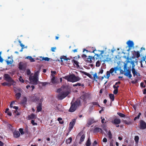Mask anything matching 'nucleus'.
I'll list each match as a JSON object with an SVG mask.
<instances>
[{
    "label": "nucleus",
    "mask_w": 146,
    "mask_h": 146,
    "mask_svg": "<svg viewBox=\"0 0 146 146\" xmlns=\"http://www.w3.org/2000/svg\"><path fill=\"white\" fill-rule=\"evenodd\" d=\"M82 57L85 62L90 63H91L92 62V60L95 59L94 56H89L88 57L86 55L84 54L82 55Z\"/></svg>",
    "instance_id": "5"
},
{
    "label": "nucleus",
    "mask_w": 146,
    "mask_h": 146,
    "mask_svg": "<svg viewBox=\"0 0 146 146\" xmlns=\"http://www.w3.org/2000/svg\"><path fill=\"white\" fill-rule=\"evenodd\" d=\"M94 122V119H89L87 122L86 126L87 127H89Z\"/></svg>",
    "instance_id": "15"
},
{
    "label": "nucleus",
    "mask_w": 146,
    "mask_h": 146,
    "mask_svg": "<svg viewBox=\"0 0 146 146\" xmlns=\"http://www.w3.org/2000/svg\"><path fill=\"white\" fill-rule=\"evenodd\" d=\"M26 58L29 60L30 61L32 62H34L35 61L34 59L31 56H27Z\"/></svg>",
    "instance_id": "28"
},
{
    "label": "nucleus",
    "mask_w": 146,
    "mask_h": 146,
    "mask_svg": "<svg viewBox=\"0 0 146 146\" xmlns=\"http://www.w3.org/2000/svg\"><path fill=\"white\" fill-rule=\"evenodd\" d=\"M93 132L94 133L100 132L101 133H103V131L102 129L99 127H96L93 130Z\"/></svg>",
    "instance_id": "14"
},
{
    "label": "nucleus",
    "mask_w": 146,
    "mask_h": 146,
    "mask_svg": "<svg viewBox=\"0 0 146 146\" xmlns=\"http://www.w3.org/2000/svg\"><path fill=\"white\" fill-rule=\"evenodd\" d=\"M117 114L120 117H125V115L123 113H121L118 112L117 113Z\"/></svg>",
    "instance_id": "37"
},
{
    "label": "nucleus",
    "mask_w": 146,
    "mask_h": 146,
    "mask_svg": "<svg viewBox=\"0 0 146 146\" xmlns=\"http://www.w3.org/2000/svg\"><path fill=\"white\" fill-rule=\"evenodd\" d=\"M83 131H82L80 132L77 135V136H80L81 135H83Z\"/></svg>",
    "instance_id": "50"
},
{
    "label": "nucleus",
    "mask_w": 146,
    "mask_h": 146,
    "mask_svg": "<svg viewBox=\"0 0 146 146\" xmlns=\"http://www.w3.org/2000/svg\"><path fill=\"white\" fill-rule=\"evenodd\" d=\"M80 104L81 101L79 99H77L73 103L72 102L71 103V105L69 110V111L71 112L74 111L77 107Z\"/></svg>",
    "instance_id": "3"
},
{
    "label": "nucleus",
    "mask_w": 146,
    "mask_h": 146,
    "mask_svg": "<svg viewBox=\"0 0 146 146\" xmlns=\"http://www.w3.org/2000/svg\"><path fill=\"white\" fill-rule=\"evenodd\" d=\"M91 144L90 140V138H89L87 140L86 143V146H90Z\"/></svg>",
    "instance_id": "30"
},
{
    "label": "nucleus",
    "mask_w": 146,
    "mask_h": 146,
    "mask_svg": "<svg viewBox=\"0 0 146 146\" xmlns=\"http://www.w3.org/2000/svg\"><path fill=\"white\" fill-rule=\"evenodd\" d=\"M19 130L21 134L23 135L24 134V132L23 131V129L20 128Z\"/></svg>",
    "instance_id": "46"
},
{
    "label": "nucleus",
    "mask_w": 146,
    "mask_h": 146,
    "mask_svg": "<svg viewBox=\"0 0 146 146\" xmlns=\"http://www.w3.org/2000/svg\"><path fill=\"white\" fill-rule=\"evenodd\" d=\"M82 73L85 75L87 76L90 78H91V75L89 73H87L85 72H83Z\"/></svg>",
    "instance_id": "40"
},
{
    "label": "nucleus",
    "mask_w": 146,
    "mask_h": 146,
    "mask_svg": "<svg viewBox=\"0 0 146 146\" xmlns=\"http://www.w3.org/2000/svg\"><path fill=\"white\" fill-rule=\"evenodd\" d=\"M37 111L38 112H40L42 111V104L41 103H39L38 105L36 107Z\"/></svg>",
    "instance_id": "19"
},
{
    "label": "nucleus",
    "mask_w": 146,
    "mask_h": 146,
    "mask_svg": "<svg viewBox=\"0 0 146 146\" xmlns=\"http://www.w3.org/2000/svg\"><path fill=\"white\" fill-rule=\"evenodd\" d=\"M4 77L5 80L9 82H14V80L12 79L10 75L7 74H5L4 75Z\"/></svg>",
    "instance_id": "8"
},
{
    "label": "nucleus",
    "mask_w": 146,
    "mask_h": 146,
    "mask_svg": "<svg viewBox=\"0 0 146 146\" xmlns=\"http://www.w3.org/2000/svg\"><path fill=\"white\" fill-rule=\"evenodd\" d=\"M51 75H50L51 77H52V75H53V76H55L54 75H55L56 74V72L55 71H51Z\"/></svg>",
    "instance_id": "43"
},
{
    "label": "nucleus",
    "mask_w": 146,
    "mask_h": 146,
    "mask_svg": "<svg viewBox=\"0 0 146 146\" xmlns=\"http://www.w3.org/2000/svg\"><path fill=\"white\" fill-rule=\"evenodd\" d=\"M133 54L137 58L139 57L140 56V54L139 51H134Z\"/></svg>",
    "instance_id": "22"
},
{
    "label": "nucleus",
    "mask_w": 146,
    "mask_h": 146,
    "mask_svg": "<svg viewBox=\"0 0 146 146\" xmlns=\"http://www.w3.org/2000/svg\"><path fill=\"white\" fill-rule=\"evenodd\" d=\"M60 58L61 59V61L62 62L63 60L62 59H63L64 60L66 61V63L68 64H70V59L69 58H67L66 56H62L60 57Z\"/></svg>",
    "instance_id": "9"
},
{
    "label": "nucleus",
    "mask_w": 146,
    "mask_h": 146,
    "mask_svg": "<svg viewBox=\"0 0 146 146\" xmlns=\"http://www.w3.org/2000/svg\"><path fill=\"white\" fill-rule=\"evenodd\" d=\"M144 85V83L143 82H141L140 84V86L141 87L143 88H145V85Z\"/></svg>",
    "instance_id": "64"
},
{
    "label": "nucleus",
    "mask_w": 146,
    "mask_h": 146,
    "mask_svg": "<svg viewBox=\"0 0 146 146\" xmlns=\"http://www.w3.org/2000/svg\"><path fill=\"white\" fill-rule=\"evenodd\" d=\"M31 123L33 125H37V123H35L34 121L33 120L31 121Z\"/></svg>",
    "instance_id": "54"
},
{
    "label": "nucleus",
    "mask_w": 146,
    "mask_h": 146,
    "mask_svg": "<svg viewBox=\"0 0 146 146\" xmlns=\"http://www.w3.org/2000/svg\"><path fill=\"white\" fill-rule=\"evenodd\" d=\"M121 82L120 81H118L115 83V85L113 86V88L115 89H118V88L119 87V86L118 85V84H120Z\"/></svg>",
    "instance_id": "20"
},
{
    "label": "nucleus",
    "mask_w": 146,
    "mask_h": 146,
    "mask_svg": "<svg viewBox=\"0 0 146 146\" xmlns=\"http://www.w3.org/2000/svg\"><path fill=\"white\" fill-rule=\"evenodd\" d=\"M94 79L96 80V79H98L99 78V77L98 76H97V73H95L94 75Z\"/></svg>",
    "instance_id": "44"
},
{
    "label": "nucleus",
    "mask_w": 146,
    "mask_h": 146,
    "mask_svg": "<svg viewBox=\"0 0 146 146\" xmlns=\"http://www.w3.org/2000/svg\"><path fill=\"white\" fill-rule=\"evenodd\" d=\"M17 91H18V92H20L21 93L22 92V89L20 88H17Z\"/></svg>",
    "instance_id": "56"
},
{
    "label": "nucleus",
    "mask_w": 146,
    "mask_h": 146,
    "mask_svg": "<svg viewBox=\"0 0 146 146\" xmlns=\"http://www.w3.org/2000/svg\"><path fill=\"white\" fill-rule=\"evenodd\" d=\"M29 80L31 82H32L35 85H36L37 84L38 81V77L30 75L29 77Z\"/></svg>",
    "instance_id": "6"
},
{
    "label": "nucleus",
    "mask_w": 146,
    "mask_h": 146,
    "mask_svg": "<svg viewBox=\"0 0 146 146\" xmlns=\"http://www.w3.org/2000/svg\"><path fill=\"white\" fill-rule=\"evenodd\" d=\"M40 58H41V59H40V60H45L46 61H49L50 59L49 58L47 57H40Z\"/></svg>",
    "instance_id": "27"
},
{
    "label": "nucleus",
    "mask_w": 146,
    "mask_h": 146,
    "mask_svg": "<svg viewBox=\"0 0 146 146\" xmlns=\"http://www.w3.org/2000/svg\"><path fill=\"white\" fill-rule=\"evenodd\" d=\"M52 77H51V82L53 84H58L59 83V79L52 74Z\"/></svg>",
    "instance_id": "7"
},
{
    "label": "nucleus",
    "mask_w": 146,
    "mask_h": 146,
    "mask_svg": "<svg viewBox=\"0 0 146 146\" xmlns=\"http://www.w3.org/2000/svg\"><path fill=\"white\" fill-rule=\"evenodd\" d=\"M13 61V60L11 59V60H6V62L7 65H9L10 64H11Z\"/></svg>",
    "instance_id": "38"
},
{
    "label": "nucleus",
    "mask_w": 146,
    "mask_h": 146,
    "mask_svg": "<svg viewBox=\"0 0 146 146\" xmlns=\"http://www.w3.org/2000/svg\"><path fill=\"white\" fill-rule=\"evenodd\" d=\"M127 43L129 47H131L134 46L133 42L132 41L129 40Z\"/></svg>",
    "instance_id": "21"
},
{
    "label": "nucleus",
    "mask_w": 146,
    "mask_h": 146,
    "mask_svg": "<svg viewBox=\"0 0 146 146\" xmlns=\"http://www.w3.org/2000/svg\"><path fill=\"white\" fill-rule=\"evenodd\" d=\"M35 115L34 114H32L28 116V118L29 119H33L35 118Z\"/></svg>",
    "instance_id": "26"
},
{
    "label": "nucleus",
    "mask_w": 146,
    "mask_h": 146,
    "mask_svg": "<svg viewBox=\"0 0 146 146\" xmlns=\"http://www.w3.org/2000/svg\"><path fill=\"white\" fill-rule=\"evenodd\" d=\"M9 84L6 82H4L1 83V85L3 86H8Z\"/></svg>",
    "instance_id": "49"
},
{
    "label": "nucleus",
    "mask_w": 146,
    "mask_h": 146,
    "mask_svg": "<svg viewBox=\"0 0 146 146\" xmlns=\"http://www.w3.org/2000/svg\"><path fill=\"white\" fill-rule=\"evenodd\" d=\"M141 115V113H139L138 114V115H137V116H136V117H135L134 119V121H135L137 119H138L139 117H140V116Z\"/></svg>",
    "instance_id": "39"
},
{
    "label": "nucleus",
    "mask_w": 146,
    "mask_h": 146,
    "mask_svg": "<svg viewBox=\"0 0 146 146\" xmlns=\"http://www.w3.org/2000/svg\"><path fill=\"white\" fill-rule=\"evenodd\" d=\"M62 118L60 117H58L57 119L58 121H59V123L60 124H63L64 123V121H62Z\"/></svg>",
    "instance_id": "35"
},
{
    "label": "nucleus",
    "mask_w": 146,
    "mask_h": 146,
    "mask_svg": "<svg viewBox=\"0 0 146 146\" xmlns=\"http://www.w3.org/2000/svg\"><path fill=\"white\" fill-rule=\"evenodd\" d=\"M118 89H115L113 91V93L115 94H116L118 92Z\"/></svg>",
    "instance_id": "52"
},
{
    "label": "nucleus",
    "mask_w": 146,
    "mask_h": 146,
    "mask_svg": "<svg viewBox=\"0 0 146 146\" xmlns=\"http://www.w3.org/2000/svg\"><path fill=\"white\" fill-rule=\"evenodd\" d=\"M72 138L71 137H69L68 139H66V143L67 144H70L72 141Z\"/></svg>",
    "instance_id": "25"
},
{
    "label": "nucleus",
    "mask_w": 146,
    "mask_h": 146,
    "mask_svg": "<svg viewBox=\"0 0 146 146\" xmlns=\"http://www.w3.org/2000/svg\"><path fill=\"white\" fill-rule=\"evenodd\" d=\"M19 42L20 43V45L22 47V48H24V45L23 44L21 43V42L20 40H19Z\"/></svg>",
    "instance_id": "60"
},
{
    "label": "nucleus",
    "mask_w": 146,
    "mask_h": 146,
    "mask_svg": "<svg viewBox=\"0 0 146 146\" xmlns=\"http://www.w3.org/2000/svg\"><path fill=\"white\" fill-rule=\"evenodd\" d=\"M123 122L127 125H130L131 123L130 121H129L128 122L126 120H123Z\"/></svg>",
    "instance_id": "41"
},
{
    "label": "nucleus",
    "mask_w": 146,
    "mask_h": 146,
    "mask_svg": "<svg viewBox=\"0 0 146 146\" xmlns=\"http://www.w3.org/2000/svg\"><path fill=\"white\" fill-rule=\"evenodd\" d=\"M13 135L14 137L18 138L20 136V133L18 131H15L13 133Z\"/></svg>",
    "instance_id": "16"
},
{
    "label": "nucleus",
    "mask_w": 146,
    "mask_h": 146,
    "mask_svg": "<svg viewBox=\"0 0 146 146\" xmlns=\"http://www.w3.org/2000/svg\"><path fill=\"white\" fill-rule=\"evenodd\" d=\"M132 72L133 74V76L135 77L140 76L139 74L137 72L136 70L135 69L133 68H132Z\"/></svg>",
    "instance_id": "13"
},
{
    "label": "nucleus",
    "mask_w": 146,
    "mask_h": 146,
    "mask_svg": "<svg viewBox=\"0 0 146 146\" xmlns=\"http://www.w3.org/2000/svg\"><path fill=\"white\" fill-rule=\"evenodd\" d=\"M102 127L103 129L106 132L107 130L106 126L105 125L103 124L102 126Z\"/></svg>",
    "instance_id": "42"
},
{
    "label": "nucleus",
    "mask_w": 146,
    "mask_h": 146,
    "mask_svg": "<svg viewBox=\"0 0 146 146\" xmlns=\"http://www.w3.org/2000/svg\"><path fill=\"white\" fill-rule=\"evenodd\" d=\"M85 135L84 134H83V135H82L81 138H80V142H82L84 140V139H85Z\"/></svg>",
    "instance_id": "36"
},
{
    "label": "nucleus",
    "mask_w": 146,
    "mask_h": 146,
    "mask_svg": "<svg viewBox=\"0 0 146 146\" xmlns=\"http://www.w3.org/2000/svg\"><path fill=\"white\" fill-rule=\"evenodd\" d=\"M109 96L110 98L113 101L114 100V96L113 94H109Z\"/></svg>",
    "instance_id": "33"
},
{
    "label": "nucleus",
    "mask_w": 146,
    "mask_h": 146,
    "mask_svg": "<svg viewBox=\"0 0 146 146\" xmlns=\"http://www.w3.org/2000/svg\"><path fill=\"white\" fill-rule=\"evenodd\" d=\"M124 74L125 76L128 77L129 78H130L132 77V75L131 74V72L129 70H127Z\"/></svg>",
    "instance_id": "18"
},
{
    "label": "nucleus",
    "mask_w": 146,
    "mask_h": 146,
    "mask_svg": "<svg viewBox=\"0 0 146 146\" xmlns=\"http://www.w3.org/2000/svg\"><path fill=\"white\" fill-rule=\"evenodd\" d=\"M139 139V137L138 136H135L134 140L136 143H137L138 142Z\"/></svg>",
    "instance_id": "31"
},
{
    "label": "nucleus",
    "mask_w": 146,
    "mask_h": 146,
    "mask_svg": "<svg viewBox=\"0 0 146 146\" xmlns=\"http://www.w3.org/2000/svg\"><path fill=\"white\" fill-rule=\"evenodd\" d=\"M62 89L64 91V89L63 88V87H62L61 88H59L58 89L57 92H60L62 91Z\"/></svg>",
    "instance_id": "61"
},
{
    "label": "nucleus",
    "mask_w": 146,
    "mask_h": 146,
    "mask_svg": "<svg viewBox=\"0 0 146 146\" xmlns=\"http://www.w3.org/2000/svg\"><path fill=\"white\" fill-rule=\"evenodd\" d=\"M1 52H0V62H2L3 61V60L1 56Z\"/></svg>",
    "instance_id": "55"
},
{
    "label": "nucleus",
    "mask_w": 146,
    "mask_h": 146,
    "mask_svg": "<svg viewBox=\"0 0 146 146\" xmlns=\"http://www.w3.org/2000/svg\"><path fill=\"white\" fill-rule=\"evenodd\" d=\"M100 65V62L99 61H98L96 63V67H99Z\"/></svg>",
    "instance_id": "48"
},
{
    "label": "nucleus",
    "mask_w": 146,
    "mask_h": 146,
    "mask_svg": "<svg viewBox=\"0 0 146 146\" xmlns=\"http://www.w3.org/2000/svg\"><path fill=\"white\" fill-rule=\"evenodd\" d=\"M64 91L61 92L60 94L58 96V98L59 100H62L66 97L69 94V92L68 87L67 86H63Z\"/></svg>",
    "instance_id": "2"
},
{
    "label": "nucleus",
    "mask_w": 146,
    "mask_h": 146,
    "mask_svg": "<svg viewBox=\"0 0 146 146\" xmlns=\"http://www.w3.org/2000/svg\"><path fill=\"white\" fill-rule=\"evenodd\" d=\"M121 123V120L119 118H116L113 120V123L115 125H118Z\"/></svg>",
    "instance_id": "17"
},
{
    "label": "nucleus",
    "mask_w": 146,
    "mask_h": 146,
    "mask_svg": "<svg viewBox=\"0 0 146 146\" xmlns=\"http://www.w3.org/2000/svg\"><path fill=\"white\" fill-rule=\"evenodd\" d=\"M63 78L67 80L68 82H74L79 81L81 78L78 76H76L74 74H70L63 77Z\"/></svg>",
    "instance_id": "1"
},
{
    "label": "nucleus",
    "mask_w": 146,
    "mask_h": 146,
    "mask_svg": "<svg viewBox=\"0 0 146 146\" xmlns=\"http://www.w3.org/2000/svg\"><path fill=\"white\" fill-rule=\"evenodd\" d=\"M39 73V71H37L35 73L34 76L38 77Z\"/></svg>",
    "instance_id": "45"
},
{
    "label": "nucleus",
    "mask_w": 146,
    "mask_h": 146,
    "mask_svg": "<svg viewBox=\"0 0 146 146\" xmlns=\"http://www.w3.org/2000/svg\"><path fill=\"white\" fill-rule=\"evenodd\" d=\"M19 80L20 82H21L23 83L24 82V80L22 79V77L21 76H20Z\"/></svg>",
    "instance_id": "47"
},
{
    "label": "nucleus",
    "mask_w": 146,
    "mask_h": 146,
    "mask_svg": "<svg viewBox=\"0 0 146 146\" xmlns=\"http://www.w3.org/2000/svg\"><path fill=\"white\" fill-rule=\"evenodd\" d=\"M39 99V98H37L36 96H34L33 97V100L34 102H36L38 101Z\"/></svg>",
    "instance_id": "34"
},
{
    "label": "nucleus",
    "mask_w": 146,
    "mask_h": 146,
    "mask_svg": "<svg viewBox=\"0 0 146 146\" xmlns=\"http://www.w3.org/2000/svg\"><path fill=\"white\" fill-rule=\"evenodd\" d=\"M140 128L144 129L146 128V123L143 120H141L140 121Z\"/></svg>",
    "instance_id": "10"
},
{
    "label": "nucleus",
    "mask_w": 146,
    "mask_h": 146,
    "mask_svg": "<svg viewBox=\"0 0 146 146\" xmlns=\"http://www.w3.org/2000/svg\"><path fill=\"white\" fill-rule=\"evenodd\" d=\"M56 49V47H52L51 48V50L52 51V52H55V50Z\"/></svg>",
    "instance_id": "62"
},
{
    "label": "nucleus",
    "mask_w": 146,
    "mask_h": 146,
    "mask_svg": "<svg viewBox=\"0 0 146 146\" xmlns=\"http://www.w3.org/2000/svg\"><path fill=\"white\" fill-rule=\"evenodd\" d=\"M86 98V96L84 95H82L80 97V98L84 100Z\"/></svg>",
    "instance_id": "57"
},
{
    "label": "nucleus",
    "mask_w": 146,
    "mask_h": 146,
    "mask_svg": "<svg viewBox=\"0 0 146 146\" xmlns=\"http://www.w3.org/2000/svg\"><path fill=\"white\" fill-rule=\"evenodd\" d=\"M21 96V93L20 92L18 93L15 95V96L17 100H19L20 99Z\"/></svg>",
    "instance_id": "24"
},
{
    "label": "nucleus",
    "mask_w": 146,
    "mask_h": 146,
    "mask_svg": "<svg viewBox=\"0 0 146 146\" xmlns=\"http://www.w3.org/2000/svg\"><path fill=\"white\" fill-rule=\"evenodd\" d=\"M26 73L27 75H29L31 73V72L29 69H27V70Z\"/></svg>",
    "instance_id": "51"
},
{
    "label": "nucleus",
    "mask_w": 146,
    "mask_h": 146,
    "mask_svg": "<svg viewBox=\"0 0 146 146\" xmlns=\"http://www.w3.org/2000/svg\"><path fill=\"white\" fill-rule=\"evenodd\" d=\"M26 68V65L23 63L21 62L19 64V68L20 70L24 71Z\"/></svg>",
    "instance_id": "11"
},
{
    "label": "nucleus",
    "mask_w": 146,
    "mask_h": 146,
    "mask_svg": "<svg viewBox=\"0 0 146 146\" xmlns=\"http://www.w3.org/2000/svg\"><path fill=\"white\" fill-rule=\"evenodd\" d=\"M118 70V68L117 67H115L113 68H111L109 71H107L106 72V76L107 78L108 79L110 75V74L111 75L113 76L114 75L113 72L115 73H116V71Z\"/></svg>",
    "instance_id": "4"
},
{
    "label": "nucleus",
    "mask_w": 146,
    "mask_h": 146,
    "mask_svg": "<svg viewBox=\"0 0 146 146\" xmlns=\"http://www.w3.org/2000/svg\"><path fill=\"white\" fill-rule=\"evenodd\" d=\"M72 62L73 63H74V64H76L77 66H79V65L78 64L79 63L77 61L74 60H72Z\"/></svg>",
    "instance_id": "32"
},
{
    "label": "nucleus",
    "mask_w": 146,
    "mask_h": 146,
    "mask_svg": "<svg viewBox=\"0 0 146 146\" xmlns=\"http://www.w3.org/2000/svg\"><path fill=\"white\" fill-rule=\"evenodd\" d=\"M15 102H14V101H13L12 102H11V104H10V108H13V107L12 106V105L14 104L15 103Z\"/></svg>",
    "instance_id": "59"
},
{
    "label": "nucleus",
    "mask_w": 146,
    "mask_h": 146,
    "mask_svg": "<svg viewBox=\"0 0 146 146\" xmlns=\"http://www.w3.org/2000/svg\"><path fill=\"white\" fill-rule=\"evenodd\" d=\"M131 83L133 84H136L137 82V79H135L134 80L131 81Z\"/></svg>",
    "instance_id": "53"
},
{
    "label": "nucleus",
    "mask_w": 146,
    "mask_h": 146,
    "mask_svg": "<svg viewBox=\"0 0 146 146\" xmlns=\"http://www.w3.org/2000/svg\"><path fill=\"white\" fill-rule=\"evenodd\" d=\"M76 121L75 119H73L72 121L70 122L69 124V131H71L73 129L76 123Z\"/></svg>",
    "instance_id": "12"
},
{
    "label": "nucleus",
    "mask_w": 146,
    "mask_h": 146,
    "mask_svg": "<svg viewBox=\"0 0 146 146\" xmlns=\"http://www.w3.org/2000/svg\"><path fill=\"white\" fill-rule=\"evenodd\" d=\"M77 86H81L82 87H84V84H81L80 83H77L75 84H74L73 85V87H75Z\"/></svg>",
    "instance_id": "23"
},
{
    "label": "nucleus",
    "mask_w": 146,
    "mask_h": 146,
    "mask_svg": "<svg viewBox=\"0 0 146 146\" xmlns=\"http://www.w3.org/2000/svg\"><path fill=\"white\" fill-rule=\"evenodd\" d=\"M15 113H16V115H20V113L19 112H17V110H15L14 111Z\"/></svg>",
    "instance_id": "58"
},
{
    "label": "nucleus",
    "mask_w": 146,
    "mask_h": 146,
    "mask_svg": "<svg viewBox=\"0 0 146 146\" xmlns=\"http://www.w3.org/2000/svg\"><path fill=\"white\" fill-rule=\"evenodd\" d=\"M107 139L105 137L102 140V141L104 143L107 142Z\"/></svg>",
    "instance_id": "63"
},
{
    "label": "nucleus",
    "mask_w": 146,
    "mask_h": 146,
    "mask_svg": "<svg viewBox=\"0 0 146 146\" xmlns=\"http://www.w3.org/2000/svg\"><path fill=\"white\" fill-rule=\"evenodd\" d=\"M109 139H111L112 138V135L110 131H109L107 133Z\"/></svg>",
    "instance_id": "29"
}]
</instances>
